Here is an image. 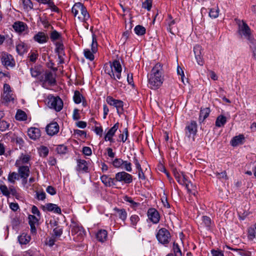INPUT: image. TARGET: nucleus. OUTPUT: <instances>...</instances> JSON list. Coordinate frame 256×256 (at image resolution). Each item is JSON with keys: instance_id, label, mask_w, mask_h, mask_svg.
<instances>
[{"instance_id": "f3484780", "label": "nucleus", "mask_w": 256, "mask_h": 256, "mask_svg": "<svg viewBox=\"0 0 256 256\" xmlns=\"http://www.w3.org/2000/svg\"><path fill=\"white\" fill-rule=\"evenodd\" d=\"M147 215L148 219L154 224H158L160 220V215L158 211L154 208L148 210Z\"/></svg>"}, {"instance_id": "8fccbe9b", "label": "nucleus", "mask_w": 256, "mask_h": 256, "mask_svg": "<svg viewBox=\"0 0 256 256\" xmlns=\"http://www.w3.org/2000/svg\"><path fill=\"white\" fill-rule=\"evenodd\" d=\"M32 218L34 220H36V218L35 216L32 215H30L28 216L29 224L30 226L31 232L33 233L36 232V228L35 227V222H32L31 219Z\"/></svg>"}, {"instance_id": "9b49d317", "label": "nucleus", "mask_w": 256, "mask_h": 256, "mask_svg": "<svg viewBox=\"0 0 256 256\" xmlns=\"http://www.w3.org/2000/svg\"><path fill=\"white\" fill-rule=\"evenodd\" d=\"M48 104L50 108L60 111L63 108V102L58 96H52L49 99Z\"/></svg>"}, {"instance_id": "ddd939ff", "label": "nucleus", "mask_w": 256, "mask_h": 256, "mask_svg": "<svg viewBox=\"0 0 256 256\" xmlns=\"http://www.w3.org/2000/svg\"><path fill=\"white\" fill-rule=\"evenodd\" d=\"M1 60L2 65L6 68H12L15 65V62L12 56L6 52H3L1 54Z\"/></svg>"}, {"instance_id": "7ed1b4c3", "label": "nucleus", "mask_w": 256, "mask_h": 256, "mask_svg": "<svg viewBox=\"0 0 256 256\" xmlns=\"http://www.w3.org/2000/svg\"><path fill=\"white\" fill-rule=\"evenodd\" d=\"M235 20L238 25V32L241 38H246L248 43L254 40L255 38L252 32L246 22L238 19H236Z\"/></svg>"}, {"instance_id": "39448f33", "label": "nucleus", "mask_w": 256, "mask_h": 256, "mask_svg": "<svg viewBox=\"0 0 256 256\" xmlns=\"http://www.w3.org/2000/svg\"><path fill=\"white\" fill-rule=\"evenodd\" d=\"M70 228L73 240L76 242H82L86 236V232L82 226L76 222H72Z\"/></svg>"}, {"instance_id": "052dcab7", "label": "nucleus", "mask_w": 256, "mask_h": 256, "mask_svg": "<svg viewBox=\"0 0 256 256\" xmlns=\"http://www.w3.org/2000/svg\"><path fill=\"white\" fill-rule=\"evenodd\" d=\"M202 224L206 227H210L212 224L211 219L208 216H203L202 217Z\"/></svg>"}, {"instance_id": "864d4df0", "label": "nucleus", "mask_w": 256, "mask_h": 256, "mask_svg": "<svg viewBox=\"0 0 256 256\" xmlns=\"http://www.w3.org/2000/svg\"><path fill=\"white\" fill-rule=\"evenodd\" d=\"M38 152L40 156L43 157H46L48 154V149L45 146H41L39 149Z\"/></svg>"}, {"instance_id": "4be33fe9", "label": "nucleus", "mask_w": 256, "mask_h": 256, "mask_svg": "<svg viewBox=\"0 0 256 256\" xmlns=\"http://www.w3.org/2000/svg\"><path fill=\"white\" fill-rule=\"evenodd\" d=\"M12 28L16 32L19 34H21L26 30H28L26 24L20 21L15 22L12 25Z\"/></svg>"}, {"instance_id": "7c9ffc66", "label": "nucleus", "mask_w": 256, "mask_h": 256, "mask_svg": "<svg viewBox=\"0 0 256 256\" xmlns=\"http://www.w3.org/2000/svg\"><path fill=\"white\" fill-rule=\"evenodd\" d=\"M30 160V156L28 154H22L15 163L16 166H24V164H28Z\"/></svg>"}, {"instance_id": "6e6552de", "label": "nucleus", "mask_w": 256, "mask_h": 256, "mask_svg": "<svg viewBox=\"0 0 256 256\" xmlns=\"http://www.w3.org/2000/svg\"><path fill=\"white\" fill-rule=\"evenodd\" d=\"M174 176L177 182L182 185H184L188 191L190 192V184L192 186V183L188 181L184 173L182 172H178L176 170H174Z\"/></svg>"}, {"instance_id": "dca6fc26", "label": "nucleus", "mask_w": 256, "mask_h": 256, "mask_svg": "<svg viewBox=\"0 0 256 256\" xmlns=\"http://www.w3.org/2000/svg\"><path fill=\"white\" fill-rule=\"evenodd\" d=\"M176 24V20L172 19V16L169 15L168 18L166 20V29L168 32L174 35L178 32V28Z\"/></svg>"}, {"instance_id": "393cba45", "label": "nucleus", "mask_w": 256, "mask_h": 256, "mask_svg": "<svg viewBox=\"0 0 256 256\" xmlns=\"http://www.w3.org/2000/svg\"><path fill=\"white\" fill-rule=\"evenodd\" d=\"M114 212H116L115 215L118 217L122 222H124L127 218V212L124 208H114Z\"/></svg>"}, {"instance_id": "2f4dec72", "label": "nucleus", "mask_w": 256, "mask_h": 256, "mask_svg": "<svg viewBox=\"0 0 256 256\" xmlns=\"http://www.w3.org/2000/svg\"><path fill=\"white\" fill-rule=\"evenodd\" d=\"M27 45L24 42H20L16 46V52L20 55L24 54L25 52H27Z\"/></svg>"}, {"instance_id": "bf43d9fd", "label": "nucleus", "mask_w": 256, "mask_h": 256, "mask_svg": "<svg viewBox=\"0 0 256 256\" xmlns=\"http://www.w3.org/2000/svg\"><path fill=\"white\" fill-rule=\"evenodd\" d=\"M152 0H146L142 4V8L150 11L152 6Z\"/></svg>"}, {"instance_id": "b1692460", "label": "nucleus", "mask_w": 256, "mask_h": 256, "mask_svg": "<svg viewBox=\"0 0 256 256\" xmlns=\"http://www.w3.org/2000/svg\"><path fill=\"white\" fill-rule=\"evenodd\" d=\"M43 210L48 212H52L57 214H60L62 212L61 209L59 206L56 204L52 203L46 204V205L43 206Z\"/></svg>"}, {"instance_id": "4468645a", "label": "nucleus", "mask_w": 256, "mask_h": 256, "mask_svg": "<svg viewBox=\"0 0 256 256\" xmlns=\"http://www.w3.org/2000/svg\"><path fill=\"white\" fill-rule=\"evenodd\" d=\"M197 132V124L196 121L188 122L185 128L186 135L188 137L194 136Z\"/></svg>"}, {"instance_id": "6ab92c4d", "label": "nucleus", "mask_w": 256, "mask_h": 256, "mask_svg": "<svg viewBox=\"0 0 256 256\" xmlns=\"http://www.w3.org/2000/svg\"><path fill=\"white\" fill-rule=\"evenodd\" d=\"M194 52L198 64L203 66L204 62L202 56V46L200 45H196L194 48Z\"/></svg>"}, {"instance_id": "f257e3e1", "label": "nucleus", "mask_w": 256, "mask_h": 256, "mask_svg": "<svg viewBox=\"0 0 256 256\" xmlns=\"http://www.w3.org/2000/svg\"><path fill=\"white\" fill-rule=\"evenodd\" d=\"M164 80L162 65L157 63L152 70L149 76L148 86L151 89L156 90L162 85Z\"/></svg>"}, {"instance_id": "c85d7f7f", "label": "nucleus", "mask_w": 256, "mask_h": 256, "mask_svg": "<svg viewBox=\"0 0 256 256\" xmlns=\"http://www.w3.org/2000/svg\"><path fill=\"white\" fill-rule=\"evenodd\" d=\"M30 74L32 77L36 78L39 80L40 76H42V73L44 72L43 69L40 66H36L30 69Z\"/></svg>"}, {"instance_id": "412c9836", "label": "nucleus", "mask_w": 256, "mask_h": 256, "mask_svg": "<svg viewBox=\"0 0 256 256\" xmlns=\"http://www.w3.org/2000/svg\"><path fill=\"white\" fill-rule=\"evenodd\" d=\"M119 126L120 124L118 122L108 130L104 137V139L106 141H110L111 142H114L112 137L118 130Z\"/></svg>"}, {"instance_id": "cd10ccee", "label": "nucleus", "mask_w": 256, "mask_h": 256, "mask_svg": "<svg viewBox=\"0 0 256 256\" xmlns=\"http://www.w3.org/2000/svg\"><path fill=\"white\" fill-rule=\"evenodd\" d=\"M100 180L107 187H110L114 186L115 178H111L107 175H102L100 176Z\"/></svg>"}, {"instance_id": "603ef678", "label": "nucleus", "mask_w": 256, "mask_h": 256, "mask_svg": "<svg viewBox=\"0 0 256 256\" xmlns=\"http://www.w3.org/2000/svg\"><path fill=\"white\" fill-rule=\"evenodd\" d=\"M82 96L79 91L76 90L74 92L73 98L75 103L77 104L80 103L82 102Z\"/></svg>"}, {"instance_id": "f8f14e48", "label": "nucleus", "mask_w": 256, "mask_h": 256, "mask_svg": "<svg viewBox=\"0 0 256 256\" xmlns=\"http://www.w3.org/2000/svg\"><path fill=\"white\" fill-rule=\"evenodd\" d=\"M114 178L116 182H124L125 184H130L132 181V176L126 172L116 173Z\"/></svg>"}, {"instance_id": "3c124183", "label": "nucleus", "mask_w": 256, "mask_h": 256, "mask_svg": "<svg viewBox=\"0 0 256 256\" xmlns=\"http://www.w3.org/2000/svg\"><path fill=\"white\" fill-rule=\"evenodd\" d=\"M173 250L175 256H182V252L180 249V246L177 243L174 242L173 244Z\"/></svg>"}, {"instance_id": "72a5a7b5", "label": "nucleus", "mask_w": 256, "mask_h": 256, "mask_svg": "<svg viewBox=\"0 0 256 256\" xmlns=\"http://www.w3.org/2000/svg\"><path fill=\"white\" fill-rule=\"evenodd\" d=\"M123 200L128 203L130 207L134 210L140 205V203L134 202L131 197L128 196H124Z\"/></svg>"}, {"instance_id": "680f3d73", "label": "nucleus", "mask_w": 256, "mask_h": 256, "mask_svg": "<svg viewBox=\"0 0 256 256\" xmlns=\"http://www.w3.org/2000/svg\"><path fill=\"white\" fill-rule=\"evenodd\" d=\"M10 124L5 120L0 121V130L4 132L8 129Z\"/></svg>"}, {"instance_id": "0e129e2a", "label": "nucleus", "mask_w": 256, "mask_h": 256, "mask_svg": "<svg viewBox=\"0 0 256 256\" xmlns=\"http://www.w3.org/2000/svg\"><path fill=\"white\" fill-rule=\"evenodd\" d=\"M51 9L52 11L56 12L58 13L60 12L59 8L54 4V3L52 0L50 2H49V4L48 6Z\"/></svg>"}, {"instance_id": "de8ad7c7", "label": "nucleus", "mask_w": 256, "mask_h": 256, "mask_svg": "<svg viewBox=\"0 0 256 256\" xmlns=\"http://www.w3.org/2000/svg\"><path fill=\"white\" fill-rule=\"evenodd\" d=\"M248 44L252 54V57L256 60V40H254L252 42L248 43Z\"/></svg>"}, {"instance_id": "a19ab883", "label": "nucleus", "mask_w": 256, "mask_h": 256, "mask_svg": "<svg viewBox=\"0 0 256 256\" xmlns=\"http://www.w3.org/2000/svg\"><path fill=\"white\" fill-rule=\"evenodd\" d=\"M16 118L18 120H26L27 119V116L24 112L18 110L16 112Z\"/></svg>"}, {"instance_id": "69168bd1", "label": "nucleus", "mask_w": 256, "mask_h": 256, "mask_svg": "<svg viewBox=\"0 0 256 256\" xmlns=\"http://www.w3.org/2000/svg\"><path fill=\"white\" fill-rule=\"evenodd\" d=\"M53 232L54 236H60L62 234V229L60 226H58L54 229Z\"/></svg>"}, {"instance_id": "c03bdc74", "label": "nucleus", "mask_w": 256, "mask_h": 256, "mask_svg": "<svg viewBox=\"0 0 256 256\" xmlns=\"http://www.w3.org/2000/svg\"><path fill=\"white\" fill-rule=\"evenodd\" d=\"M56 150L58 154H64L68 152V148L64 144H60L56 147Z\"/></svg>"}, {"instance_id": "338daca9", "label": "nucleus", "mask_w": 256, "mask_h": 256, "mask_svg": "<svg viewBox=\"0 0 256 256\" xmlns=\"http://www.w3.org/2000/svg\"><path fill=\"white\" fill-rule=\"evenodd\" d=\"M216 176H217V178L219 179H222V178L224 179V180L228 179V176L226 174V171L222 172L220 173L216 172Z\"/></svg>"}, {"instance_id": "9d476101", "label": "nucleus", "mask_w": 256, "mask_h": 256, "mask_svg": "<svg viewBox=\"0 0 256 256\" xmlns=\"http://www.w3.org/2000/svg\"><path fill=\"white\" fill-rule=\"evenodd\" d=\"M106 102L116 108L117 113L119 116L122 114L124 112V102L114 98L111 96H108L106 98Z\"/></svg>"}, {"instance_id": "a878e982", "label": "nucleus", "mask_w": 256, "mask_h": 256, "mask_svg": "<svg viewBox=\"0 0 256 256\" xmlns=\"http://www.w3.org/2000/svg\"><path fill=\"white\" fill-rule=\"evenodd\" d=\"M54 44L56 46V52L58 54V58L61 60L62 58V56L64 55V46L62 41H58Z\"/></svg>"}, {"instance_id": "f03ea898", "label": "nucleus", "mask_w": 256, "mask_h": 256, "mask_svg": "<svg viewBox=\"0 0 256 256\" xmlns=\"http://www.w3.org/2000/svg\"><path fill=\"white\" fill-rule=\"evenodd\" d=\"M122 71V66L118 60H114L112 63L104 66V72L114 80H120Z\"/></svg>"}, {"instance_id": "4c0bfd02", "label": "nucleus", "mask_w": 256, "mask_h": 256, "mask_svg": "<svg viewBox=\"0 0 256 256\" xmlns=\"http://www.w3.org/2000/svg\"><path fill=\"white\" fill-rule=\"evenodd\" d=\"M226 122V118L223 115L217 117L216 120V126L218 128L223 126Z\"/></svg>"}, {"instance_id": "423d86ee", "label": "nucleus", "mask_w": 256, "mask_h": 256, "mask_svg": "<svg viewBox=\"0 0 256 256\" xmlns=\"http://www.w3.org/2000/svg\"><path fill=\"white\" fill-rule=\"evenodd\" d=\"M39 81L42 86L45 88H48V86H54L56 84L55 75L49 70H46L39 78Z\"/></svg>"}, {"instance_id": "20e7f679", "label": "nucleus", "mask_w": 256, "mask_h": 256, "mask_svg": "<svg viewBox=\"0 0 256 256\" xmlns=\"http://www.w3.org/2000/svg\"><path fill=\"white\" fill-rule=\"evenodd\" d=\"M72 12L76 17L83 22H86L90 18V15L86 8L80 2L76 3L72 8Z\"/></svg>"}, {"instance_id": "49530a36", "label": "nucleus", "mask_w": 256, "mask_h": 256, "mask_svg": "<svg viewBox=\"0 0 256 256\" xmlns=\"http://www.w3.org/2000/svg\"><path fill=\"white\" fill-rule=\"evenodd\" d=\"M140 218L139 216L136 214H132L130 216V225L134 228H136V226L137 224V223L140 221Z\"/></svg>"}, {"instance_id": "c756f323", "label": "nucleus", "mask_w": 256, "mask_h": 256, "mask_svg": "<svg viewBox=\"0 0 256 256\" xmlns=\"http://www.w3.org/2000/svg\"><path fill=\"white\" fill-rule=\"evenodd\" d=\"M62 34L56 30H52L50 34L49 38L54 44L58 41H62Z\"/></svg>"}, {"instance_id": "5fc2aeb1", "label": "nucleus", "mask_w": 256, "mask_h": 256, "mask_svg": "<svg viewBox=\"0 0 256 256\" xmlns=\"http://www.w3.org/2000/svg\"><path fill=\"white\" fill-rule=\"evenodd\" d=\"M219 9L218 7L212 8L210 10L209 12V16L212 18H216L218 16Z\"/></svg>"}, {"instance_id": "4d7b16f0", "label": "nucleus", "mask_w": 256, "mask_h": 256, "mask_svg": "<svg viewBox=\"0 0 256 256\" xmlns=\"http://www.w3.org/2000/svg\"><path fill=\"white\" fill-rule=\"evenodd\" d=\"M128 130L127 128H125L123 131V133L120 134L119 138L123 142H124L128 139Z\"/></svg>"}, {"instance_id": "473e14b6", "label": "nucleus", "mask_w": 256, "mask_h": 256, "mask_svg": "<svg viewBox=\"0 0 256 256\" xmlns=\"http://www.w3.org/2000/svg\"><path fill=\"white\" fill-rule=\"evenodd\" d=\"M96 237L99 242H104L106 240L108 237V232L106 230H100L98 231L96 234Z\"/></svg>"}, {"instance_id": "1a4fd4ad", "label": "nucleus", "mask_w": 256, "mask_h": 256, "mask_svg": "<svg viewBox=\"0 0 256 256\" xmlns=\"http://www.w3.org/2000/svg\"><path fill=\"white\" fill-rule=\"evenodd\" d=\"M156 237L160 243L167 244L170 242L171 236L168 230L166 228H162L158 231Z\"/></svg>"}, {"instance_id": "ea45409f", "label": "nucleus", "mask_w": 256, "mask_h": 256, "mask_svg": "<svg viewBox=\"0 0 256 256\" xmlns=\"http://www.w3.org/2000/svg\"><path fill=\"white\" fill-rule=\"evenodd\" d=\"M19 175L16 172H10L8 176V180L13 184L16 182V180H18Z\"/></svg>"}, {"instance_id": "79ce46f5", "label": "nucleus", "mask_w": 256, "mask_h": 256, "mask_svg": "<svg viewBox=\"0 0 256 256\" xmlns=\"http://www.w3.org/2000/svg\"><path fill=\"white\" fill-rule=\"evenodd\" d=\"M248 238L250 240L256 238V224L254 228H250L248 229Z\"/></svg>"}, {"instance_id": "e433bc0d", "label": "nucleus", "mask_w": 256, "mask_h": 256, "mask_svg": "<svg viewBox=\"0 0 256 256\" xmlns=\"http://www.w3.org/2000/svg\"><path fill=\"white\" fill-rule=\"evenodd\" d=\"M210 112L209 108H206L202 109L200 111L199 120L200 122H203L206 118L208 117Z\"/></svg>"}, {"instance_id": "774afa93", "label": "nucleus", "mask_w": 256, "mask_h": 256, "mask_svg": "<svg viewBox=\"0 0 256 256\" xmlns=\"http://www.w3.org/2000/svg\"><path fill=\"white\" fill-rule=\"evenodd\" d=\"M22 256H36V252L28 250L24 252Z\"/></svg>"}, {"instance_id": "2eb2a0df", "label": "nucleus", "mask_w": 256, "mask_h": 256, "mask_svg": "<svg viewBox=\"0 0 256 256\" xmlns=\"http://www.w3.org/2000/svg\"><path fill=\"white\" fill-rule=\"evenodd\" d=\"M16 167L18 168V172L19 176L22 179L23 182L26 184L30 174V166H16Z\"/></svg>"}, {"instance_id": "aec40b11", "label": "nucleus", "mask_w": 256, "mask_h": 256, "mask_svg": "<svg viewBox=\"0 0 256 256\" xmlns=\"http://www.w3.org/2000/svg\"><path fill=\"white\" fill-rule=\"evenodd\" d=\"M60 127L56 122H53L47 125L46 128V132L49 136H54L59 132Z\"/></svg>"}, {"instance_id": "09e8293b", "label": "nucleus", "mask_w": 256, "mask_h": 256, "mask_svg": "<svg viewBox=\"0 0 256 256\" xmlns=\"http://www.w3.org/2000/svg\"><path fill=\"white\" fill-rule=\"evenodd\" d=\"M112 164L114 168H122V164H124V160L120 158H116Z\"/></svg>"}, {"instance_id": "5701e85b", "label": "nucleus", "mask_w": 256, "mask_h": 256, "mask_svg": "<svg viewBox=\"0 0 256 256\" xmlns=\"http://www.w3.org/2000/svg\"><path fill=\"white\" fill-rule=\"evenodd\" d=\"M28 134L30 138L36 140L40 136V130L36 128H30L28 130Z\"/></svg>"}, {"instance_id": "13d9d810", "label": "nucleus", "mask_w": 256, "mask_h": 256, "mask_svg": "<svg viewBox=\"0 0 256 256\" xmlns=\"http://www.w3.org/2000/svg\"><path fill=\"white\" fill-rule=\"evenodd\" d=\"M8 189L7 186L5 184H0V190L2 194L7 197H9Z\"/></svg>"}, {"instance_id": "bb28decb", "label": "nucleus", "mask_w": 256, "mask_h": 256, "mask_svg": "<svg viewBox=\"0 0 256 256\" xmlns=\"http://www.w3.org/2000/svg\"><path fill=\"white\" fill-rule=\"evenodd\" d=\"M76 170L79 172H88V166L87 162L84 160H78Z\"/></svg>"}, {"instance_id": "e2e57ef3", "label": "nucleus", "mask_w": 256, "mask_h": 256, "mask_svg": "<svg viewBox=\"0 0 256 256\" xmlns=\"http://www.w3.org/2000/svg\"><path fill=\"white\" fill-rule=\"evenodd\" d=\"M38 54L37 52H31L29 54L30 60L32 62H35L38 59Z\"/></svg>"}, {"instance_id": "a211bd4d", "label": "nucleus", "mask_w": 256, "mask_h": 256, "mask_svg": "<svg viewBox=\"0 0 256 256\" xmlns=\"http://www.w3.org/2000/svg\"><path fill=\"white\" fill-rule=\"evenodd\" d=\"M33 40L34 42L40 44H43L48 42L49 36L46 33L44 32H38L34 34Z\"/></svg>"}, {"instance_id": "a18cd8bd", "label": "nucleus", "mask_w": 256, "mask_h": 256, "mask_svg": "<svg viewBox=\"0 0 256 256\" xmlns=\"http://www.w3.org/2000/svg\"><path fill=\"white\" fill-rule=\"evenodd\" d=\"M22 5L24 9L27 11L33 8V4L30 0H22Z\"/></svg>"}, {"instance_id": "37998d69", "label": "nucleus", "mask_w": 256, "mask_h": 256, "mask_svg": "<svg viewBox=\"0 0 256 256\" xmlns=\"http://www.w3.org/2000/svg\"><path fill=\"white\" fill-rule=\"evenodd\" d=\"M146 30L145 28L140 25L136 26L134 28L135 33L138 36L144 35L146 33Z\"/></svg>"}, {"instance_id": "6e6d98bb", "label": "nucleus", "mask_w": 256, "mask_h": 256, "mask_svg": "<svg viewBox=\"0 0 256 256\" xmlns=\"http://www.w3.org/2000/svg\"><path fill=\"white\" fill-rule=\"evenodd\" d=\"M122 169L125 170L126 171L130 172L132 171V164L126 160H124V164H122Z\"/></svg>"}, {"instance_id": "58836bf2", "label": "nucleus", "mask_w": 256, "mask_h": 256, "mask_svg": "<svg viewBox=\"0 0 256 256\" xmlns=\"http://www.w3.org/2000/svg\"><path fill=\"white\" fill-rule=\"evenodd\" d=\"M3 100L6 102H14L16 96L13 94L12 92H10L3 93Z\"/></svg>"}, {"instance_id": "0eeeda50", "label": "nucleus", "mask_w": 256, "mask_h": 256, "mask_svg": "<svg viewBox=\"0 0 256 256\" xmlns=\"http://www.w3.org/2000/svg\"><path fill=\"white\" fill-rule=\"evenodd\" d=\"M91 48H86L84 50V57L90 61H92L94 59V54L98 52V42L96 36L92 34V41L91 44Z\"/></svg>"}, {"instance_id": "f704fd0d", "label": "nucleus", "mask_w": 256, "mask_h": 256, "mask_svg": "<svg viewBox=\"0 0 256 256\" xmlns=\"http://www.w3.org/2000/svg\"><path fill=\"white\" fill-rule=\"evenodd\" d=\"M30 236L24 233L22 234L18 237V240L20 244H26L30 240Z\"/></svg>"}, {"instance_id": "c9c22d12", "label": "nucleus", "mask_w": 256, "mask_h": 256, "mask_svg": "<svg viewBox=\"0 0 256 256\" xmlns=\"http://www.w3.org/2000/svg\"><path fill=\"white\" fill-rule=\"evenodd\" d=\"M244 138V136L242 134L236 136L231 140L230 144L233 146H237L238 144H242V141Z\"/></svg>"}]
</instances>
